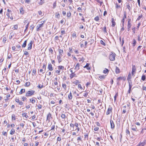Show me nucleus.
<instances>
[{"label":"nucleus","instance_id":"2","mask_svg":"<svg viewBox=\"0 0 146 146\" xmlns=\"http://www.w3.org/2000/svg\"><path fill=\"white\" fill-rule=\"evenodd\" d=\"M45 22V21H42L41 22V23L40 24L37 26V27L36 29L37 31H38L41 30V27L43 26V25L44 24Z\"/></svg>","mask_w":146,"mask_h":146},{"label":"nucleus","instance_id":"53","mask_svg":"<svg viewBox=\"0 0 146 146\" xmlns=\"http://www.w3.org/2000/svg\"><path fill=\"white\" fill-rule=\"evenodd\" d=\"M37 87L41 89L43 87V85H39Z\"/></svg>","mask_w":146,"mask_h":146},{"label":"nucleus","instance_id":"42","mask_svg":"<svg viewBox=\"0 0 146 146\" xmlns=\"http://www.w3.org/2000/svg\"><path fill=\"white\" fill-rule=\"evenodd\" d=\"M126 133L127 135H130V131H129L128 129H126Z\"/></svg>","mask_w":146,"mask_h":146},{"label":"nucleus","instance_id":"48","mask_svg":"<svg viewBox=\"0 0 146 146\" xmlns=\"http://www.w3.org/2000/svg\"><path fill=\"white\" fill-rule=\"evenodd\" d=\"M6 40L7 38L6 37H4L3 38V43H5L6 42Z\"/></svg>","mask_w":146,"mask_h":146},{"label":"nucleus","instance_id":"52","mask_svg":"<svg viewBox=\"0 0 146 146\" xmlns=\"http://www.w3.org/2000/svg\"><path fill=\"white\" fill-rule=\"evenodd\" d=\"M100 42L101 44L105 46L106 45L105 43L102 40H101L100 41Z\"/></svg>","mask_w":146,"mask_h":146},{"label":"nucleus","instance_id":"35","mask_svg":"<svg viewBox=\"0 0 146 146\" xmlns=\"http://www.w3.org/2000/svg\"><path fill=\"white\" fill-rule=\"evenodd\" d=\"M71 14L70 11L68 12L67 14V16L68 17H70L71 16Z\"/></svg>","mask_w":146,"mask_h":146},{"label":"nucleus","instance_id":"14","mask_svg":"<svg viewBox=\"0 0 146 146\" xmlns=\"http://www.w3.org/2000/svg\"><path fill=\"white\" fill-rule=\"evenodd\" d=\"M58 52L59 54V55H61L62 56V54L63 53V50L60 49H58Z\"/></svg>","mask_w":146,"mask_h":146},{"label":"nucleus","instance_id":"6","mask_svg":"<svg viewBox=\"0 0 146 146\" xmlns=\"http://www.w3.org/2000/svg\"><path fill=\"white\" fill-rule=\"evenodd\" d=\"M33 44V41L32 40H31L30 43L28 45V50H31L32 48V45Z\"/></svg>","mask_w":146,"mask_h":146},{"label":"nucleus","instance_id":"46","mask_svg":"<svg viewBox=\"0 0 146 146\" xmlns=\"http://www.w3.org/2000/svg\"><path fill=\"white\" fill-rule=\"evenodd\" d=\"M141 79L143 81L145 80V75H143L142 76Z\"/></svg>","mask_w":146,"mask_h":146},{"label":"nucleus","instance_id":"17","mask_svg":"<svg viewBox=\"0 0 146 146\" xmlns=\"http://www.w3.org/2000/svg\"><path fill=\"white\" fill-rule=\"evenodd\" d=\"M129 3H126L127 8L129 11L131 9V7L130 6Z\"/></svg>","mask_w":146,"mask_h":146},{"label":"nucleus","instance_id":"50","mask_svg":"<svg viewBox=\"0 0 146 146\" xmlns=\"http://www.w3.org/2000/svg\"><path fill=\"white\" fill-rule=\"evenodd\" d=\"M124 20H125V19L123 18V19L121 21V22H122V25L123 26H124Z\"/></svg>","mask_w":146,"mask_h":146},{"label":"nucleus","instance_id":"9","mask_svg":"<svg viewBox=\"0 0 146 146\" xmlns=\"http://www.w3.org/2000/svg\"><path fill=\"white\" fill-rule=\"evenodd\" d=\"M131 20L129 19V20L128 21V25H127V29L128 31H129L130 29L131 25V24L130 22Z\"/></svg>","mask_w":146,"mask_h":146},{"label":"nucleus","instance_id":"20","mask_svg":"<svg viewBox=\"0 0 146 146\" xmlns=\"http://www.w3.org/2000/svg\"><path fill=\"white\" fill-rule=\"evenodd\" d=\"M139 143H141V145H142V146H144L146 144V139L144 140L142 142H140Z\"/></svg>","mask_w":146,"mask_h":146},{"label":"nucleus","instance_id":"12","mask_svg":"<svg viewBox=\"0 0 146 146\" xmlns=\"http://www.w3.org/2000/svg\"><path fill=\"white\" fill-rule=\"evenodd\" d=\"M79 63H77L76 64L75 66V67L74 68L77 71L79 69Z\"/></svg>","mask_w":146,"mask_h":146},{"label":"nucleus","instance_id":"29","mask_svg":"<svg viewBox=\"0 0 146 146\" xmlns=\"http://www.w3.org/2000/svg\"><path fill=\"white\" fill-rule=\"evenodd\" d=\"M109 72V70L107 68H105V69L103 71V73L104 74L107 73H108Z\"/></svg>","mask_w":146,"mask_h":146},{"label":"nucleus","instance_id":"57","mask_svg":"<svg viewBox=\"0 0 146 146\" xmlns=\"http://www.w3.org/2000/svg\"><path fill=\"white\" fill-rule=\"evenodd\" d=\"M29 23H27V25H26V26L25 27L26 29L24 31L25 32L26 31L27 29H28V26H29Z\"/></svg>","mask_w":146,"mask_h":146},{"label":"nucleus","instance_id":"62","mask_svg":"<svg viewBox=\"0 0 146 146\" xmlns=\"http://www.w3.org/2000/svg\"><path fill=\"white\" fill-rule=\"evenodd\" d=\"M99 129V127H95L94 129V130L95 131H97L98 129Z\"/></svg>","mask_w":146,"mask_h":146},{"label":"nucleus","instance_id":"55","mask_svg":"<svg viewBox=\"0 0 146 146\" xmlns=\"http://www.w3.org/2000/svg\"><path fill=\"white\" fill-rule=\"evenodd\" d=\"M132 129L133 131H137V130L136 128V127H133L132 128Z\"/></svg>","mask_w":146,"mask_h":146},{"label":"nucleus","instance_id":"61","mask_svg":"<svg viewBox=\"0 0 146 146\" xmlns=\"http://www.w3.org/2000/svg\"><path fill=\"white\" fill-rule=\"evenodd\" d=\"M81 141V138L80 137H78L77 139V141H78V142H79V141Z\"/></svg>","mask_w":146,"mask_h":146},{"label":"nucleus","instance_id":"43","mask_svg":"<svg viewBox=\"0 0 146 146\" xmlns=\"http://www.w3.org/2000/svg\"><path fill=\"white\" fill-rule=\"evenodd\" d=\"M94 20L96 21H98L99 20V18L98 16H97L95 17L94 18Z\"/></svg>","mask_w":146,"mask_h":146},{"label":"nucleus","instance_id":"30","mask_svg":"<svg viewBox=\"0 0 146 146\" xmlns=\"http://www.w3.org/2000/svg\"><path fill=\"white\" fill-rule=\"evenodd\" d=\"M22 115L23 117H25L26 118L28 117V116L27 115V113H22Z\"/></svg>","mask_w":146,"mask_h":146},{"label":"nucleus","instance_id":"26","mask_svg":"<svg viewBox=\"0 0 146 146\" xmlns=\"http://www.w3.org/2000/svg\"><path fill=\"white\" fill-rule=\"evenodd\" d=\"M20 13L22 14H23L24 13V10L23 8V7H21L20 9Z\"/></svg>","mask_w":146,"mask_h":146},{"label":"nucleus","instance_id":"15","mask_svg":"<svg viewBox=\"0 0 146 146\" xmlns=\"http://www.w3.org/2000/svg\"><path fill=\"white\" fill-rule=\"evenodd\" d=\"M111 27H114L115 26V23L114 21V19L113 18H112L111 19Z\"/></svg>","mask_w":146,"mask_h":146},{"label":"nucleus","instance_id":"33","mask_svg":"<svg viewBox=\"0 0 146 146\" xmlns=\"http://www.w3.org/2000/svg\"><path fill=\"white\" fill-rule=\"evenodd\" d=\"M30 102H32L33 104H34L35 102V100L33 98L30 99Z\"/></svg>","mask_w":146,"mask_h":146},{"label":"nucleus","instance_id":"36","mask_svg":"<svg viewBox=\"0 0 146 146\" xmlns=\"http://www.w3.org/2000/svg\"><path fill=\"white\" fill-rule=\"evenodd\" d=\"M79 61L80 62H81V61H82V62H83L84 60V58L83 57H82L81 58H79Z\"/></svg>","mask_w":146,"mask_h":146},{"label":"nucleus","instance_id":"28","mask_svg":"<svg viewBox=\"0 0 146 146\" xmlns=\"http://www.w3.org/2000/svg\"><path fill=\"white\" fill-rule=\"evenodd\" d=\"M129 88L131 89V88L132 86V82H129Z\"/></svg>","mask_w":146,"mask_h":146},{"label":"nucleus","instance_id":"45","mask_svg":"<svg viewBox=\"0 0 146 146\" xmlns=\"http://www.w3.org/2000/svg\"><path fill=\"white\" fill-rule=\"evenodd\" d=\"M37 107H38V109H41L42 108V105L40 104H38L37 106Z\"/></svg>","mask_w":146,"mask_h":146},{"label":"nucleus","instance_id":"54","mask_svg":"<svg viewBox=\"0 0 146 146\" xmlns=\"http://www.w3.org/2000/svg\"><path fill=\"white\" fill-rule=\"evenodd\" d=\"M62 87L65 90L66 89V85L65 84H62Z\"/></svg>","mask_w":146,"mask_h":146},{"label":"nucleus","instance_id":"4","mask_svg":"<svg viewBox=\"0 0 146 146\" xmlns=\"http://www.w3.org/2000/svg\"><path fill=\"white\" fill-rule=\"evenodd\" d=\"M112 108L111 106H109L106 113V115H108L112 113Z\"/></svg>","mask_w":146,"mask_h":146},{"label":"nucleus","instance_id":"21","mask_svg":"<svg viewBox=\"0 0 146 146\" xmlns=\"http://www.w3.org/2000/svg\"><path fill=\"white\" fill-rule=\"evenodd\" d=\"M68 99L70 100H71L72 99V93L71 92L70 93V94L68 95Z\"/></svg>","mask_w":146,"mask_h":146},{"label":"nucleus","instance_id":"27","mask_svg":"<svg viewBox=\"0 0 146 146\" xmlns=\"http://www.w3.org/2000/svg\"><path fill=\"white\" fill-rule=\"evenodd\" d=\"M30 85V83L29 82H27L26 83H25V86L26 87H29V86Z\"/></svg>","mask_w":146,"mask_h":146},{"label":"nucleus","instance_id":"19","mask_svg":"<svg viewBox=\"0 0 146 146\" xmlns=\"http://www.w3.org/2000/svg\"><path fill=\"white\" fill-rule=\"evenodd\" d=\"M89 64L87 63L86 65L84 66V68H86L88 70H90V67H89Z\"/></svg>","mask_w":146,"mask_h":146},{"label":"nucleus","instance_id":"40","mask_svg":"<svg viewBox=\"0 0 146 146\" xmlns=\"http://www.w3.org/2000/svg\"><path fill=\"white\" fill-rule=\"evenodd\" d=\"M31 0H25V3L28 4L30 3L31 2Z\"/></svg>","mask_w":146,"mask_h":146},{"label":"nucleus","instance_id":"18","mask_svg":"<svg viewBox=\"0 0 146 146\" xmlns=\"http://www.w3.org/2000/svg\"><path fill=\"white\" fill-rule=\"evenodd\" d=\"M115 73L116 74H119L120 73V70L119 68L117 66L116 67V69L115 70Z\"/></svg>","mask_w":146,"mask_h":146},{"label":"nucleus","instance_id":"51","mask_svg":"<svg viewBox=\"0 0 146 146\" xmlns=\"http://www.w3.org/2000/svg\"><path fill=\"white\" fill-rule=\"evenodd\" d=\"M142 17H143V15H140L139 16V17H138L137 19V20H139V19L141 18H142Z\"/></svg>","mask_w":146,"mask_h":146},{"label":"nucleus","instance_id":"22","mask_svg":"<svg viewBox=\"0 0 146 146\" xmlns=\"http://www.w3.org/2000/svg\"><path fill=\"white\" fill-rule=\"evenodd\" d=\"M25 92V89H21L20 92H19V94H21Z\"/></svg>","mask_w":146,"mask_h":146},{"label":"nucleus","instance_id":"23","mask_svg":"<svg viewBox=\"0 0 146 146\" xmlns=\"http://www.w3.org/2000/svg\"><path fill=\"white\" fill-rule=\"evenodd\" d=\"M106 76L102 75L100 76H99V78L100 79V80L104 79L105 78Z\"/></svg>","mask_w":146,"mask_h":146},{"label":"nucleus","instance_id":"24","mask_svg":"<svg viewBox=\"0 0 146 146\" xmlns=\"http://www.w3.org/2000/svg\"><path fill=\"white\" fill-rule=\"evenodd\" d=\"M27 42V40L25 41L24 43L23 44H22V46L23 48H25L26 46Z\"/></svg>","mask_w":146,"mask_h":146},{"label":"nucleus","instance_id":"34","mask_svg":"<svg viewBox=\"0 0 146 146\" xmlns=\"http://www.w3.org/2000/svg\"><path fill=\"white\" fill-rule=\"evenodd\" d=\"M58 68L60 70V69H62L63 70L64 69V67L62 66H58Z\"/></svg>","mask_w":146,"mask_h":146},{"label":"nucleus","instance_id":"1","mask_svg":"<svg viewBox=\"0 0 146 146\" xmlns=\"http://www.w3.org/2000/svg\"><path fill=\"white\" fill-rule=\"evenodd\" d=\"M35 92V91L33 90L29 91L26 93L25 96L27 97L31 96L34 94Z\"/></svg>","mask_w":146,"mask_h":146},{"label":"nucleus","instance_id":"47","mask_svg":"<svg viewBox=\"0 0 146 146\" xmlns=\"http://www.w3.org/2000/svg\"><path fill=\"white\" fill-rule=\"evenodd\" d=\"M123 78V77H119L117 78V81H119L120 80H122V79Z\"/></svg>","mask_w":146,"mask_h":146},{"label":"nucleus","instance_id":"7","mask_svg":"<svg viewBox=\"0 0 146 146\" xmlns=\"http://www.w3.org/2000/svg\"><path fill=\"white\" fill-rule=\"evenodd\" d=\"M51 118V114L49 113L47 115L46 120H48V122H49L50 121V119Z\"/></svg>","mask_w":146,"mask_h":146},{"label":"nucleus","instance_id":"25","mask_svg":"<svg viewBox=\"0 0 146 146\" xmlns=\"http://www.w3.org/2000/svg\"><path fill=\"white\" fill-rule=\"evenodd\" d=\"M15 132V130L14 129H11L10 132V134L11 135H12L14 134Z\"/></svg>","mask_w":146,"mask_h":146},{"label":"nucleus","instance_id":"11","mask_svg":"<svg viewBox=\"0 0 146 146\" xmlns=\"http://www.w3.org/2000/svg\"><path fill=\"white\" fill-rule=\"evenodd\" d=\"M74 77H76V74L74 72H72L70 75V79H72Z\"/></svg>","mask_w":146,"mask_h":146},{"label":"nucleus","instance_id":"32","mask_svg":"<svg viewBox=\"0 0 146 146\" xmlns=\"http://www.w3.org/2000/svg\"><path fill=\"white\" fill-rule=\"evenodd\" d=\"M115 8L116 9H117L120 8V6L119 5L118 3H116L115 4Z\"/></svg>","mask_w":146,"mask_h":146},{"label":"nucleus","instance_id":"13","mask_svg":"<svg viewBox=\"0 0 146 146\" xmlns=\"http://www.w3.org/2000/svg\"><path fill=\"white\" fill-rule=\"evenodd\" d=\"M131 74L129 73L128 74V77L127 78V80L129 82H131Z\"/></svg>","mask_w":146,"mask_h":146},{"label":"nucleus","instance_id":"64","mask_svg":"<svg viewBox=\"0 0 146 146\" xmlns=\"http://www.w3.org/2000/svg\"><path fill=\"white\" fill-rule=\"evenodd\" d=\"M18 28V26L17 25H15L14 26V29L17 30Z\"/></svg>","mask_w":146,"mask_h":146},{"label":"nucleus","instance_id":"60","mask_svg":"<svg viewBox=\"0 0 146 146\" xmlns=\"http://www.w3.org/2000/svg\"><path fill=\"white\" fill-rule=\"evenodd\" d=\"M28 21V20L27 19H25V20L24 21V23H27Z\"/></svg>","mask_w":146,"mask_h":146},{"label":"nucleus","instance_id":"56","mask_svg":"<svg viewBox=\"0 0 146 146\" xmlns=\"http://www.w3.org/2000/svg\"><path fill=\"white\" fill-rule=\"evenodd\" d=\"M61 33L62 35L65 34V32L64 30V29H63L62 30V29H61Z\"/></svg>","mask_w":146,"mask_h":146},{"label":"nucleus","instance_id":"10","mask_svg":"<svg viewBox=\"0 0 146 146\" xmlns=\"http://www.w3.org/2000/svg\"><path fill=\"white\" fill-rule=\"evenodd\" d=\"M48 69L50 71H52L53 70V68L52 66V65L50 63H49L48 67Z\"/></svg>","mask_w":146,"mask_h":146},{"label":"nucleus","instance_id":"3","mask_svg":"<svg viewBox=\"0 0 146 146\" xmlns=\"http://www.w3.org/2000/svg\"><path fill=\"white\" fill-rule=\"evenodd\" d=\"M115 54L114 53H112V54H110L109 56V58L111 61H113L115 60Z\"/></svg>","mask_w":146,"mask_h":146},{"label":"nucleus","instance_id":"44","mask_svg":"<svg viewBox=\"0 0 146 146\" xmlns=\"http://www.w3.org/2000/svg\"><path fill=\"white\" fill-rule=\"evenodd\" d=\"M84 41V40H83L82 41H81L80 42V46H81V47H83L84 46V45L83 44H84L83 41Z\"/></svg>","mask_w":146,"mask_h":146},{"label":"nucleus","instance_id":"39","mask_svg":"<svg viewBox=\"0 0 146 146\" xmlns=\"http://www.w3.org/2000/svg\"><path fill=\"white\" fill-rule=\"evenodd\" d=\"M56 16L58 18H59L60 17V15L59 13H56L55 14Z\"/></svg>","mask_w":146,"mask_h":146},{"label":"nucleus","instance_id":"31","mask_svg":"<svg viewBox=\"0 0 146 146\" xmlns=\"http://www.w3.org/2000/svg\"><path fill=\"white\" fill-rule=\"evenodd\" d=\"M44 0H40V1L38 3L40 5H42L44 3Z\"/></svg>","mask_w":146,"mask_h":146},{"label":"nucleus","instance_id":"58","mask_svg":"<svg viewBox=\"0 0 146 146\" xmlns=\"http://www.w3.org/2000/svg\"><path fill=\"white\" fill-rule=\"evenodd\" d=\"M103 31H104V32L105 33H107V31H106V26H105L104 28Z\"/></svg>","mask_w":146,"mask_h":146},{"label":"nucleus","instance_id":"41","mask_svg":"<svg viewBox=\"0 0 146 146\" xmlns=\"http://www.w3.org/2000/svg\"><path fill=\"white\" fill-rule=\"evenodd\" d=\"M61 118H62L63 119H65V118L66 116L64 114H62L61 115Z\"/></svg>","mask_w":146,"mask_h":146},{"label":"nucleus","instance_id":"38","mask_svg":"<svg viewBox=\"0 0 146 146\" xmlns=\"http://www.w3.org/2000/svg\"><path fill=\"white\" fill-rule=\"evenodd\" d=\"M136 40L134 39H133V46H135L136 44Z\"/></svg>","mask_w":146,"mask_h":146},{"label":"nucleus","instance_id":"63","mask_svg":"<svg viewBox=\"0 0 146 146\" xmlns=\"http://www.w3.org/2000/svg\"><path fill=\"white\" fill-rule=\"evenodd\" d=\"M78 87L79 88H80L81 89H82V88L81 86V85L80 84H78Z\"/></svg>","mask_w":146,"mask_h":146},{"label":"nucleus","instance_id":"16","mask_svg":"<svg viewBox=\"0 0 146 146\" xmlns=\"http://www.w3.org/2000/svg\"><path fill=\"white\" fill-rule=\"evenodd\" d=\"M62 56L61 55H58L57 56V58L58 62L60 63L61 61V57Z\"/></svg>","mask_w":146,"mask_h":146},{"label":"nucleus","instance_id":"59","mask_svg":"<svg viewBox=\"0 0 146 146\" xmlns=\"http://www.w3.org/2000/svg\"><path fill=\"white\" fill-rule=\"evenodd\" d=\"M60 71V69H58V70H56V73H58V75H59Z\"/></svg>","mask_w":146,"mask_h":146},{"label":"nucleus","instance_id":"5","mask_svg":"<svg viewBox=\"0 0 146 146\" xmlns=\"http://www.w3.org/2000/svg\"><path fill=\"white\" fill-rule=\"evenodd\" d=\"M136 68L135 65H132V75H134L135 73Z\"/></svg>","mask_w":146,"mask_h":146},{"label":"nucleus","instance_id":"49","mask_svg":"<svg viewBox=\"0 0 146 146\" xmlns=\"http://www.w3.org/2000/svg\"><path fill=\"white\" fill-rule=\"evenodd\" d=\"M146 130V128L145 127L144 128L142 129L141 131V133L143 134L144 133V131Z\"/></svg>","mask_w":146,"mask_h":146},{"label":"nucleus","instance_id":"37","mask_svg":"<svg viewBox=\"0 0 146 146\" xmlns=\"http://www.w3.org/2000/svg\"><path fill=\"white\" fill-rule=\"evenodd\" d=\"M12 120H15V115L13 114L12 115Z\"/></svg>","mask_w":146,"mask_h":146},{"label":"nucleus","instance_id":"8","mask_svg":"<svg viewBox=\"0 0 146 146\" xmlns=\"http://www.w3.org/2000/svg\"><path fill=\"white\" fill-rule=\"evenodd\" d=\"M110 122L111 128L114 129L115 127V125H114V124L113 123V121L112 120H110Z\"/></svg>","mask_w":146,"mask_h":146}]
</instances>
